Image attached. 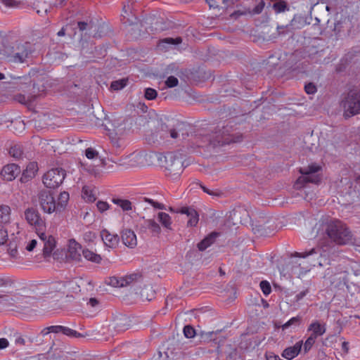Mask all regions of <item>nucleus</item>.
<instances>
[{
  "mask_svg": "<svg viewBox=\"0 0 360 360\" xmlns=\"http://www.w3.org/2000/svg\"><path fill=\"white\" fill-rule=\"evenodd\" d=\"M265 6V2L263 0H261L252 9V14H259L262 12Z\"/></svg>",
  "mask_w": 360,
  "mask_h": 360,
  "instance_id": "obj_51",
  "label": "nucleus"
},
{
  "mask_svg": "<svg viewBox=\"0 0 360 360\" xmlns=\"http://www.w3.org/2000/svg\"><path fill=\"white\" fill-rule=\"evenodd\" d=\"M14 299L6 295H0V304L11 306L13 304Z\"/></svg>",
  "mask_w": 360,
  "mask_h": 360,
  "instance_id": "obj_46",
  "label": "nucleus"
},
{
  "mask_svg": "<svg viewBox=\"0 0 360 360\" xmlns=\"http://www.w3.org/2000/svg\"><path fill=\"white\" fill-rule=\"evenodd\" d=\"M181 42L182 39L181 37H177L176 38L166 37L160 40L158 43V47L162 50H167L172 46L179 45Z\"/></svg>",
  "mask_w": 360,
  "mask_h": 360,
  "instance_id": "obj_25",
  "label": "nucleus"
},
{
  "mask_svg": "<svg viewBox=\"0 0 360 360\" xmlns=\"http://www.w3.org/2000/svg\"><path fill=\"white\" fill-rule=\"evenodd\" d=\"M20 244V238L16 236H13L8 244L7 251L10 256L13 258L17 257L18 255V247Z\"/></svg>",
  "mask_w": 360,
  "mask_h": 360,
  "instance_id": "obj_27",
  "label": "nucleus"
},
{
  "mask_svg": "<svg viewBox=\"0 0 360 360\" xmlns=\"http://www.w3.org/2000/svg\"><path fill=\"white\" fill-rule=\"evenodd\" d=\"M33 51L34 48L30 42L16 41L4 44L0 49V55L10 62L22 63L27 60Z\"/></svg>",
  "mask_w": 360,
  "mask_h": 360,
  "instance_id": "obj_2",
  "label": "nucleus"
},
{
  "mask_svg": "<svg viewBox=\"0 0 360 360\" xmlns=\"http://www.w3.org/2000/svg\"><path fill=\"white\" fill-rule=\"evenodd\" d=\"M83 193L86 196L88 201L94 202L96 200L94 195L91 194V191H88L86 188H83Z\"/></svg>",
  "mask_w": 360,
  "mask_h": 360,
  "instance_id": "obj_61",
  "label": "nucleus"
},
{
  "mask_svg": "<svg viewBox=\"0 0 360 360\" xmlns=\"http://www.w3.org/2000/svg\"><path fill=\"white\" fill-rule=\"evenodd\" d=\"M56 240L53 236L49 235L48 239L44 242L43 255L44 257H49L56 247Z\"/></svg>",
  "mask_w": 360,
  "mask_h": 360,
  "instance_id": "obj_30",
  "label": "nucleus"
},
{
  "mask_svg": "<svg viewBox=\"0 0 360 360\" xmlns=\"http://www.w3.org/2000/svg\"><path fill=\"white\" fill-rule=\"evenodd\" d=\"M82 245L77 243L75 239L69 240L68 244V257L76 262H80L82 259L80 251Z\"/></svg>",
  "mask_w": 360,
  "mask_h": 360,
  "instance_id": "obj_18",
  "label": "nucleus"
},
{
  "mask_svg": "<svg viewBox=\"0 0 360 360\" xmlns=\"http://www.w3.org/2000/svg\"><path fill=\"white\" fill-rule=\"evenodd\" d=\"M38 200L41 210L48 214L56 212V202L54 194L51 190L42 189L37 194Z\"/></svg>",
  "mask_w": 360,
  "mask_h": 360,
  "instance_id": "obj_8",
  "label": "nucleus"
},
{
  "mask_svg": "<svg viewBox=\"0 0 360 360\" xmlns=\"http://www.w3.org/2000/svg\"><path fill=\"white\" fill-rule=\"evenodd\" d=\"M200 188L202 189V191L207 193L208 195H217V196H219L221 195V193L219 192H214L211 190H210L209 188H207V187H205L204 185L200 184Z\"/></svg>",
  "mask_w": 360,
  "mask_h": 360,
  "instance_id": "obj_62",
  "label": "nucleus"
},
{
  "mask_svg": "<svg viewBox=\"0 0 360 360\" xmlns=\"http://www.w3.org/2000/svg\"><path fill=\"white\" fill-rule=\"evenodd\" d=\"M112 201L114 204L120 206L123 211H129L131 210V202L129 200L114 198Z\"/></svg>",
  "mask_w": 360,
  "mask_h": 360,
  "instance_id": "obj_34",
  "label": "nucleus"
},
{
  "mask_svg": "<svg viewBox=\"0 0 360 360\" xmlns=\"http://www.w3.org/2000/svg\"><path fill=\"white\" fill-rule=\"evenodd\" d=\"M96 206H97L98 210L101 212H103L106 211L107 210H108V208H109V205L106 202L101 201V200H99L97 202Z\"/></svg>",
  "mask_w": 360,
  "mask_h": 360,
  "instance_id": "obj_57",
  "label": "nucleus"
},
{
  "mask_svg": "<svg viewBox=\"0 0 360 360\" xmlns=\"http://www.w3.org/2000/svg\"><path fill=\"white\" fill-rule=\"evenodd\" d=\"M131 321L125 314H119L114 317L112 326L114 329L120 333L128 330L131 326Z\"/></svg>",
  "mask_w": 360,
  "mask_h": 360,
  "instance_id": "obj_13",
  "label": "nucleus"
},
{
  "mask_svg": "<svg viewBox=\"0 0 360 360\" xmlns=\"http://www.w3.org/2000/svg\"><path fill=\"white\" fill-rule=\"evenodd\" d=\"M15 99L22 104H26L27 102H32L36 99L35 95H29L25 96L21 94L15 95Z\"/></svg>",
  "mask_w": 360,
  "mask_h": 360,
  "instance_id": "obj_39",
  "label": "nucleus"
},
{
  "mask_svg": "<svg viewBox=\"0 0 360 360\" xmlns=\"http://www.w3.org/2000/svg\"><path fill=\"white\" fill-rule=\"evenodd\" d=\"M21 172L20 167L16 164H8L4 166L1 172L2 178L8 181H11Z\"/></svg>",
  "mask_w": 360,
  "mask_h": 360,
  "instance_id": "obj_14",
  "label": "nucleus"
},
{
  "mask_svg": "<svg viewBox=\"0 0 360 360\" xmlns=\"http://www.w3.org/2000/svg\"><path fill=\"white\" fill-rule=\"evenodd\" d=\"M220 233L213 231L205 236L200 242L197 245V247L200 251H204L207 248L211 246L216 240L217 238L219 237Z\"/></svg>",
  "mask_w": 360,
  "mask_h": 360,
  "instance_id": "obj_23",
  "label": "nucleus"
},
{
  "mask_svg": "<svg viewBox=\"0 0 360 360\" xmlns=\"http://www.w3.org/2000/svg\"><path fill=\"white\" fill-rule=\"evenodd\" d=\"M38 170L37 164L35 162H30L27 165L26 169L22 171L20 179L21 183H27L32 180L36 175Z\"/></svg>",
  "mask_w": 360,
  "mask_h": 360,
  "instance_id": "obj_19",
  "label": "nucleus"
},
{
  "mask_svg": "<svg viewBox=\"0 0 360 360\" xmlns=\"http://www.w3.org/2000/svg\"><path fill=\"white\" fill-rule=\"evenodd\" d=\"M314 255H317L320 257L326 256V250H323L322 248L317 246L311 248L309 251H305L304 252H295L294 254L291 255V257H295L305 258L307 257L311 256Z\"/></svg>",
  "mask_w": 360,
  "mask_h": 360,
  "instance_id": "obj_24",
  "label": "nucleus"
},
{
  "mask_svg": "<svg viewBox=\"0 0 360 360\" xmlns=\"http://www.w3.org/2000/svg\"><path fill=\"white\" fill-rule=\"evenodd\" d=\"M218 354L224 356L225 360H245V356L235 345L226 344L217 347Z\"/></svg>",
  "mask_w": 360,
  "mask_h": 360,
  "instance_id": "obj_9",
  "label": "nucleus"
},
{
  "mask_svg": "<svg viewBox=\"0 0 360 360\" xmlns=\"http://www.w3.org/2000/svg\"><path fill=\"white\" fill-rule=\"evenodd\" d=\"M139 230L141 233H146L147 230H150L154 235H158L161 232V228L154 219H144L143 222L138 225Z\"/></svg>",
  "mask_w": 360,
  "mask_h": 360,
  "instance_id": "obj_16",
  "label": "nucleus"
},
{
  "mask_svg": "<svg viewBox=\"0 0 360 360\" xmlns=\"http://www.w3.org/2000/svg\"><path fill=\"white\" fill-rule=\"evenodd\" d=\"M158 218L161 224L168 230H172V220L170 216L165 212H159Z\"/></svg>",
  "mask_w": 360,
  "mask_h": 360,
  "instance_id": "obj_33",
  "label": "nucleus"
},
{
  "mask_svg": "<svg viewBox=\"0 0 360 360\" xmlns=\"http://www.w3.org/2000/svg\"><path fill=\"white\" fill-rule=\"evenodd\" d=\"M259 286L264 295L267 296L271 292V287L269 281L266 280L262 281Z\"/></svg>",
  "mask_w": 360,
  "mask_h": 360,
  "instance_id": "obj_43",
  "label": "nucleus"
},
{
  "mask_svg": "<svg viewBox=\"0 0 360 360\" xmlns=\"http://www.w3.org/2000/svg\"><path fill=\"white\" fill-rule=\"evenodd\" d=\"M292 72L295 75H297L300 73H304L306 70L304 68L303 63L296 64V65L292 68Z\"/></svg>",
  "mask_w": 360,
  "mask_h": 360,
  "instance_id": "obj_56",
  "label": "nucleus"
},
{
  "mask_svg": "<svg viewBox=\"0 0 360 360\" xmlns=\"http://www.w3.org/2000/svg\"><path fill=\"white\" fill-rule=\"evenodd\" d=\"M37 244V242L36 240H34V239L31 240L27 245L25 249L27 251L31 252L36 248Z\"/></svg>",
  "mask_w": 360,
  "mask_h": 360,
  "instance_id": "obj_63",
  "label": "nucleus"
},
{
  "mask_svg": "<svg viewBox=\"0 0 360 360\" xmlns=\"http://www.w3.org/2000/svg\"><path fill=\"white\" fill-rule=\"evenodd\" d=\"M302 322V317L300 316H297L295 317L291 318L288 320L285 323L282 325L281 328L283 330L288 329L290 326H299Z\"/></svg>",
  "mask_w": 360,
  "mask_h": 360,
  "instance_id": "obj_36",
  "label": "nucleus"
},
{
  "mask_svg": "<svg viewBox=\"0 0 360 360\" xmlns=\"http://www.w3.org/2000/svg\"><path fill=\"white\" fill-rule=\"evenodd\" d=\"M326 233L337 245L353 243V234L345 224L340 220H330L326 224Z\"/></svg>",
  "mask_w": 360,
  "mask_h": 360,
  "instance_id": "obj_4",
  "label": "nucleus"
},
{
  "mask_svg": "<svg viewBox=\"0 0 360 360\" xmlns=\"http://www.w3.org/2000/svg\"><path fill=\"white\" fill-rule=\"evenodd\" d=\"M44 330L46 331L45 328L44 329H42L40 331V333H38L37 335L30 336L29 338L30 342L34 343L37 345H42L44 342V338L49 335V333H46V332H45V333L43 334L44 333Z\"/></svg>",
  "mask_w": 360,
  "mask_h": 360,
  "instance_id": "obj_35",
  "label": "nucleus"
},
{
  "mask_svg": "<svg viewBox=\"0 0 360 360\" xmlns=\"http://www.w3.org/2000/svg\"><path fill=\"white\" fill-rule=\"evenodd\" d=\"M192 215L188 216V220L187 221V225L188 226H195L199 220V216L197 211H192Z\"/></svg>",
  "mask_w": 360,
  "mask_h": 360,
  "instance_id": "obj_44",
  "label": "nucleus"
},
{
  "mask_svg": "<svg viewBox=\"0 0 360 360\" xmlns=\"http://www.w3.org/2000/svg\"><path fill=\"white\" fill-rule=\"evenodd\" d=\"M158 160L160 166L165 168V176L172 180L178 179L187 166L184 165V158L179 153L168 152L165 155L160 154Z\"/></svg>",
  "mask_w": 360,
  "mask_h": 360,
  "instance_id": "obj_3",
  "label": "nucleus"
},
{
  "mask_svg": "<svg viewBox=\"0 0 360 360\" xmlns=\"http://www.w3.org/2000/svg\"><path fill=\"white\" fill-rule=\"evenodd\" d=\"M192 211H196L195 209L190 207H182L180 209H178L177 212L186 214L187 217L192 215L193 212Z\"/></svg>",
  "mask_w": 360,
  "mask_h": 360,
  "instance_id": "obj_54",
  "label": "nucleus"
},
{
  "mask_svg": "<svg viewBox=\"0 0 360 360\" xmlns=\"http://www.w3.org/2000/svg\"><path fill=\"white\" fill-rule=\"evenodd\" d=\"M158 96V91L150 87L146 88L144 90V97L146 99L152 101L157 98Z\"/></svg>",
  "mask_w": 360,
  "mask_h": 360,
  "instance_id": "obj_41",
  "label": "nucleus"
},
{
  "mask_svg": "<svg viewBox=\"0 0 360 360\" xmlns=\"http://www.w3.org/2000/svg\"><path fill=\"white\" fill-rule=\"evenodd\" d=\"M310 22L307 21V18L301 15H295L293 18L290 20L289 25L286 26L283 25H278L277 30L278 34H283L284 32H281V30H284L285 27L290 26L292 29L300 30L304 27L306 25L309 24Z\"/></svg>",
  "mask_w": 360,
  "mask_h": 360,
  "instance_id": "obj_12",
  "label": "nucleus"
},
{
  "mask_svg": "<svg viewBox=\"0 0 360 360\" xmlns=\"http://www.w3.org/2000/svg\"><path fill=\"white\" fill-rule=\"evenodd\" d=\"M82 255L86 259L96 264H100L102 260L100 255L96 254L89 249L82 250Z\"/></svg>",
  "mask_w": 360,
  "mask_h": 360,
  "instance_id": "obj_32",
  "label": "nucleus"
},
{
  "mask_svg": "<svg viewBox=\"0 0 360 360\" xmlns=\"http://www.w3.org/2000/svg\"><path fill=\"white\" fill-rule=\"evenodd\" d=\"M267 8L271 7L278 14L290 10V6L286 0H269Z\"/></svg>",
  "mask_w": 360,
  "mask_h": 360,
  "instance_id": "obj_22",
  "label": "nucleus"
},
{
  "mask_svg": "<svg viewBox=\"0 0 360 360\" xmlns=\"http://www.w3.org/2000/svg\"><path fill=\"white\" fill-rule=\"evenodd\" d=\"M108 284L112 285V287H123L125 286V284L124 283L123 278L119 279L118 278L115 276L110 277L109 278Z\"/></svg>",
  "mask_w": 360,
  "mask_h": 360,
  "instance_id": "obj_45",
  "label": "nucleus"
},
{
  "mask_svg": "<svg viewBox=\"0 0 360 360\" xmlns=\"http://www.w3.org/2000/svg\"><path fill=\"white\" fill-rule=\"evenodd\" d=\"M341 105L345 119L360 114V89L350 90L342 101Z\"/></svg>",
  "mask_w": 360,
  "mask_h": 360,
  "instance_id": "obj_6",
  "label": "nucleus"
},
{
  "mask_svg": "<svg viewBox=\"0 0 360 360\" xmlns=\"http://www.w3.org/2000/svg\"><path fill=\"white\" fill-rule=\"evenodd\" d=\"M7 7H16L18 5V2L15 0H0Z\"/></svg>",
  "mask_w": 360,
  "mask_h": 360,
  "instance_id": "obj_60",
  "label": "nucleus"
},
{
  "mask_svg": "<svg viewBox=\"0 0 360 360\" xmlns=\"http://www.w3.org/2000/svg\"><path fill=\"white\" fill-rule=\"evenodd\" d=\"M128 79L122 78L121 79L115 80L112 82L110 88L112 90L118 91L124 88L127 85Z\"/></svg>",
  "mask_w": 360,
  "mask_h": 360,
  "instance_id": "obj_37",
  "label": "nucleus"
},
{
  "mask_svg": "<svg viewBox=\"0 0 360 360\" xmlns=\"http://www.w3.org/2000/svg\"><path fill=\"white\" fill-rule=\"evenodd\" d=\"M25 217L27 221L32 226H34L36 230L41 231L45 228V221L41 218L38 210L34 207H28L25 211Z\"/></svg>",
  "mask_w": 360,
  "mask_h": 360,
  "instance_id": "obj_10",
  "label": "nucleus"
},
{
  "mask_svg": "<svg viewBox=\"0 0 360 360\" xmlns=\"http://www.w3.org/2000/svg\"><path fill=\"white\" fill-rule=\"evenodd\" d=\"M138 276H139V274H131L129 276H127L124 278H123L124 283L125 284V285H129L133 281L136 280Z\"/></svg>",
  "mask_w": 360,
  "mask_h": 360,
  "instance_id": "obj_59",
  "label": "nucleus"
},
{
  "mask_svg": "<svg viewBox=\"0 0 360 360\" xmlns=\"http://www.w3.org/2000/svg\"><path fill=\"white\" fill-rule=\"evenodd\" d=\"M66 176V171L61 167H56L49 170L43 176V183L46 188H58L63 182Z\"/></svg>",
  "mask_w": 360,
  "mask_h": 360,
  "instance_id": "obj_7",
  "label": "nucleus"
},
{
  "mask_svg": "<svg viewBox=\"0 0 360 360\" xmlns=\"http://www.w3.org/2000/svg\"><path fill=\"white\" fill-rule=\"evenodd\" d=\"M326 330L325 325L321 324L317 321L312 322L308 328V330L311 331L310 336L315 339L323 335L326 333Z\"/></svg>",
  "mask_w": 360,
  "mask_h": 360,
  "instance_id": "obj_26",
  "label": "nucleus"
},
{
  "mask_svg": "<svg viewBox=\"0 0 360 360\" xmlns=\"http://www.w3.org/2000/svg\"><path fill=\"white\" fill-rule=\"evenodd\" d=\"M8 153L13 158L15 159H20L23 154V150L20 146L15 145L10 148Z\"/></svg>",
  "mask_w": 360,
  "mask_h": 360,
  "instance_id": "obj_38",
  "label": "nucleus"
},
{
  "mask_svg": "<svg viewBox=\"0 0 360 360\" xmlns=\"http://www.w3.org/2000/svg\"><path fill=\"white\" fill-rule=\"evenodd\" d=\"M308 292H309V290L307 289L300 292L299 293H297L295 295V300L297 302H299L300 300L303 299V297H305Z\"/></svg>",
  "mask_w": 360,
  "mask_h": 360,
  "instance_id": "obj_64",
  "label": "nucleus"
},
{
  "mask_svg": "<svg viewBox=\"0 0 360 360\" xmlns=\"http://www.w3.org/2000/svg\"><path fill=\"white\" fill-rule=\"evenodd\" d=\"M322 170V166L316 162H312L307 167H300L299 172L301 176L296 180L294 187L296 189H301L309 183L319 184L321 181Z\"/></svg>",
  "mask_w": 360,
  "mask_h": 360,
  "instance_id": "obj_5",
  "label": "nucleus"
},
{
  "mask_svg": "<svg viewBox=\"0 0 360 360\" xmlns=\"http://www.w3.org/2000/svg\"><path fill=\"white\" fill-rule=\"evenodd\" d=\"M70 195L68 192L63 191L60 193L58 198V202H56V212L60 213L65 210Z\"/></svg>",
  "mask_w": 360,
  "mask_h": 360,
  "instance_id": "obj_29",
  "label": "nucleus"
},
{
  "mask_svg": "<svg viewBox=\"0 0 360 360\" xmlns=\"http://www.w3.org/2000/svg\"><path fill=\"white\" fill-rule=\"evenodd\" d=\"M123 243L130 248H134L137 245L136 236L131 229H124L121 233Z\"/></svg>",
  "mask_w": 360,
  "mask_h": 360,
  "instance_id": "obj_20",
  "label": "nucleus"
},
{
  "mask_svg": "<svg viewBox=\"0 0 360 360\" xmlns=\"http://www.w3.org/2000/svg\"><path fill=\"white\" fill-rule=\"evenodd\" d=\"M179 80L174 76H169L165 81V85L168 88H173L178 85Z\"/></svg>",
  "mask_w": 360,
  "mask_h": 360,
  "instance_id": "obj_47",
  "label": "nucleus"
},
{
  "mask_svg": "<svg viewBox=\"0 0 360 360\" xmlns=\"http://www.w3.org/2000/svg\"><path fill=\"white\" fill-rule=\"evenodd\" d=\"M101 237L105 246L115 248L119 243L120 237L117 234H112L107 229L101 231Z\"/></svg>",
  "mask_w": 360,
  "mask_h": 360,
  "instance_id": "obj_17",
  "label": "nucleus"
},
{
  "mask_svg": "<svg viewBox=\"0 0 360 360\" xmlns=\"http://www.w3.org/2000/svg\"><path fill=\"white\" fill-rule=\"evenodd\" d=\"M354 190L358 192V198L360 200V174L356 176L354 181Z\"/></svg>",
  "mask_w": 360,
  "mask_h": 360,
  "instance_id": "obj_58",
  "label": "nucleus"
},
{
  "mask_svg": "<svg viewBox=\"0 0 360 360\" xmlns=\"http://www.w3.org/2000/svg\"><path fill=\"white\" fill-rule=\"evenodd\" d=\"M316 339L314 338H312L309 336L305 341L304 344V353H307L311 348L312 347L313 345L315 343Z\"/></svg>",
  "mask_w": 360,
  "mask_h": 360,
  "instance_id": "obj_49",
  "label": "nucleus"
},
{
  "mask_svg": "<svg viewBox=\"0 0 360 360\" xmlns=\"http://www.w3.org/2000/svg\"><path fill=\"white\" fill-rule=\"evenodd\" d=\"M167 122L168 123H161L160 129L169 132V136L174 139L178 138L179 134H181L183 139L191 136L188 145L193 151L195 148H215L243 140L241 135L236 136L231 134L233 127L231 121L226 125L223 124L221 127L217 126L218 129L215 131L205 129L193 131L189 124L173 118L167 119Z\"/></svg>",
  "mask_w": 360,
  "mask_h": 360,
  "instance_id": "obj_1",
  "label": "nucleus"
},
{
  "mask_svg": "<svg viewBox=\"0 0 360 360\" xmlns=\"http://www.w3.org/2000/svg\"><path fill=\"white\" fill-rule=\"evenodd\" d=\"M304 91L307 94H314L317 91V87L314 83L308 82L304 85Z\"/></svg>",
  "mask_w": 360,
  "mask_h": 360,
  "instance_id": "obj_48",
  "label": "nucleus"
},
{
  "mask_svg": "<svg viewBox=\"0 0 360 360\" xmlns=\"http://www.w3.org/2000/svg\"><path fill=\"white\" fill-rule=\"evenodd\" d=\"M85 155L87 158L94 159L98 155V152L92 148H88L85 150Z\"/></svg>",
  "mask_w": 360,
  "mask_h": 360,
  "instance_id": "obj_55",
  "label": "nucleus"
},
{
  "mask_svg": "<svg viewBox=\"0 0 360 360\" xmlns=\"http://www.w3.org/2000/svg\"><path fill=\"white\" fill-rule=\"evenodd\" d=\"M219 332V331L217 330L216 332L210 331V332H207V333H201V338H202V340L204 342L214 341L217 343V342H216V340H217L216 336H217V335L218 334Z\"/></svg>",
  "mask_w": 360,
  "mask_h": 360,
  "instance_id": "obj_40",
  "label": "nucleus"
},
{
  "mask_svg": "<svg viewBox=\"0 0 360 360\" xmlns=\"http://www.w3.org/2000/svg\"><path fill=\"white\" fill-rule=\"evenodd\" d=\"M183 331L185 337L187 338H191L196 335L195 329L191 325L185 326Z\"/></svg>",
  "mask_w": 360,
  "mask_h": 360,
  "instance_id": "obj_42",
  "label": "nucleus"
},
{
  "mask_svg": "<svg viewBox=\"0 0 360 360\" xmlns=\"http://www.w3.org/2000/svg\"><path fill=\"white\" fill-rule=\"evenodd\" d=\"M94 27H95V28L92 30V37L101 38L105 34L106 25L96 18H94Z\"/></svg>",
  "mask_w": 360,
  "mask_h": 360,
  "instance_id": "obj_28",
  "label": "nucleus"
},
{
  "mask_svg": "<svg viewBox=\"0 0 360 360\" xmlns=\"http://www.w3.org/2000/svg\"><path fill=\"white\" fill-rule=\"evenodd\" d=\"M94 18H89L85 20L77 22V28L81 32V35L84 37L90 38L92 37V30L95 28L94 27Z\"/></svg>",
  "mask_w": 360,
  "mask_h": 360,
  "instance_id": "obj_15",
  "label": "nucleus"
},
{
  "mask_svg": "<svg viewBox=\"0 0 360 360\" xmlns=\"http://www.w3.org/2000/svg\"><path fill=\"white\" fill-rule=\"evenodd\" d=\"M45 330H46V333H63V335H65L68 337H71V338H82V337H84V335H82V333H79V332L75 330H72L68 327H66V326H49V327H46L45 328ZM45 332V330H44ZM45 333H44L43 334H44Z\"/></svg>",
  "mask_w": 360,
  "mask_h": 360,
  "instance_id": "obj_11",
  "label": "nucleus"
},
{
  "mask_svg": "<svg viewBox=\"0 0 360 360\" xmlns=\"http://www.w3.org/2000/svg\"><path fill=\"white\" fill-rule=\"evenodd\" d=\"M94 53L99 58L104 57L107 53V49L103 45L98 46L95 47Z\"/></svg>",
  "mask_w": 360,
  "mask_h": 360,
  "instance_id": "obj_50",
  "label": "nucleus"
},
{
  "mask_svg": "<svg viewBox=\"0 0 360 360\" xmlns=\"http://www.w3.org/2000/svg\"><path fill=\"white\" fill-rule=\"evenodd\" d=\"M8 240V233L4 226L0 225V245H4Z\"/></svg>",
  "mask_w": 360,
  "mask_h": 360,
  "instance_id": "obj_52",
  "label": "nucleus"
},
{
  "mask_svg": "<svg viewBox=\"0 0 360 360\" xmlns=\"http://www.w3.org/2000/svg\"><path fill=\"white\" fill-rule=\"evenodd\" d=\"M13 283L12 279L9 277H1L0 276V287L11 286Z\"/></svg>",
  "mask_w": 360,
  "mask_h": 360,
  "instance_id": "obj_53",
  "label": "nucleus"
},
{
  "mask_svg": "<svg viewBox=\"0 0 360 360\" xmlns=\"http://www.w3.org/2000/svg\"><path fill=\"white\" fill-rule=\"evenodd\" d=\"M11 219V208L6 205H0V223L8 224Z\"/></svg>",
  "mask_w": 360,
  "mask_h": 360,
  "instance_id": "obj_31",
  "label": "nucleus"
},
{
  "mask_svg": "<svg viewBox=\"0 0 360 360\" xmlns=\"http://www.w3.org/2000/svg\"><path fill=\"white\" fill-rule=\"evenodd\" d=\"M302 347V341H299L296 342L293 346L285 348L283 351L281 356L288 360H291L300 353Z\"/></svg>",
  "mask_w": 360,
  "mask_h": 360,
  "instance_id": "obj_21",
  "label": "nucleus"
}]
</instances>
